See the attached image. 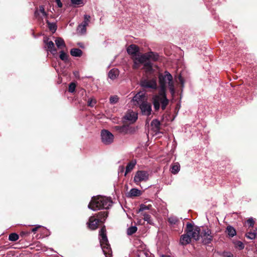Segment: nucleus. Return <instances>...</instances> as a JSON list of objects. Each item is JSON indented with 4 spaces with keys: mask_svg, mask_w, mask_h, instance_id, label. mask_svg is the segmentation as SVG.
I'll list each match as a JSON object with an SVG mask.
<instances>
[{
    "mask_svg": "<svg viewBox=\"0 0 257 257\" xmlns=\"http://www.w3.org/2000/svg\"><path fill=\"white\" fill-rule=\"evenodd\" d=\"M139 51V47L135 44L130 45L127 48V52L128 54L136 57Z\"/></svg>",
    "mask_w": 257,
    "mask_h": 257,
    "instance_id": "nucleus-14",
    "label": "nucleus"
},
{
    "mask_svg": "<svg viewBox=\"0 0 257 257\" xmlns=\"http://www.w3.org/2000/svg\"><path fill=\"white\" fill-rule=\"evenodd\" d=\"M41 227V225H38L36 226H35V227H34L33 228H32L30 231H31V232H32L35 233L38 230V229Z\"/></svg>",
    "mask_w": 257,
    "mask_h": 257,
    "instance_id": "nucleus-49",
    "label": "nucleus"
},
{
    "mask_svg": "<svg viewBox=\"0 0 257 257\" xmlns=\"http://www.w3.org/2000/svg\"><path fill=\"white\" fill-rule=\"evenodd\" d=\"M144 67L149 71H151L153 69L152 64L149 61H147L144 63Z\"/></svg>",
    "mask_w": 257,
    "mask_h": 257,
    "instance_id": "nucleus-41",
    "label": "nucleus"
},
{
    "mask_svg": "<svg viewBox=\"0 0 257 257\" xmlns=\"http://www.w3.org/2000/svg\"><path fill=\"white\" fill-rule=\"evenodd\" d=\"M68 55L65 53L63 51H61L60 52L59 57L62 61L67 62L68 61Z\"/></svg>",
    "mask_w": 257,
    "mask_h": 257,
    "instance_id": "nucleus-35",
    "label": "nucleus"
},
{
    "mask_svg": "<svg viewBox=\"0 0 257 257\" xmlns=\"http://www.w3.org/2000/svg\"><path fill=\"white\" fill-rule=\"evenodd\" d=\"M101 137L102 143L105 145L110 144L113 141V135L107 130H102L101 132Z\"/></svg>",
    "mask_w": 257,
    "mask_h": 257,
    "instance_id": "nucleus-8",
    "label": "nucleus"
},
{
    "mask_svg": "<svg viewBox=\"0 0 257 257\" xmlns=\"http://www.w3.org/2000/svg\"><path fill=\"white\" fill-rule=\"evenodd\" d=\"M161 257H170L169 255H162Z\"/></svg>",
    "mask_w": 257,
    "mask_h": 257,
    "instance_id": "nucleus-57",
    "label": "nucleus"
},
{
    "mask_svg": "<svg viewBox=\"0 0 257 257\" xmlns=\"http://www.w3.org/2000/svg\"><path fill=\"white\" fill-rule=\"evenodd\" d=\"M70 54L74 57H81L82 55V51L78 48H73L70 50Z\"/></svg>",
    "mask_w": 257,
    "mask_h": 257,
    "instance_id": "nucleus-23",
    "label": "nucleus"
},
{
    "mask_svg": "<svg viewBox=\"0 0 257 257\" xmlns=\"http://www.w3.org/2000/svg\"><path fill=\"white\" fill-rule=\"evenodd\" d=\"M77 31H79L81 34H84L86 31V28H85V30H83V27H80V25H79L78 27V28H77Z\"/></svg>",
    "mask_w": 257,
    "mask_h": 257,
    "instance_id": "nucleus-47",
    "label": "nucleus"
},
{
    "mask_svg": "<svg viewBox=\"0 0 257 257\" xmlns=\"http://www.w3.org/2000/svg\"><path fill=\"white\" fill-rule=\"evenodd\" d=\"M118 100V97L117 95L110 96L109 98L110 103L111 104L116 103Z\"/></svg>",
    "mask_w": 257,
    "mask_h": 257,
    "instance_id": "nucleus-42",
    "label": "nucleus"
},
{
    "mask_svg": "<svg viewBox=\"0 0 257 257\" xmlns=\"http://www.w3.org/2000/svg\"><path fill=\"white\" fill-rule=\"evenodd\" d=\"M148 57H149V60L150 59H152L154 61H156L159 59V55L157 53H155L153 52H149L148 54Z\"/></svg>",
    "mask_w": 257,
    "mask_h": 257,
    "instance_id": "nucleus-31",
    "label": "nucleus"
},
{
    "mask_svg": "<svg viewBox=\"0 0 257 257\" xmlns=\"http://www.w3.org/2000/svg\"><path fill=\"white\" fill-rule=\"evenodd\" d=\"M108 211H100L95 214L96 219H100L99 222L103 223L108 216Z\"/></svg>",
    "mask_w": 257,
    "mask_h": 257,
    "instance_id": "nucleus-16",
    "label": "nucleus"
},
{
    "mask_svg": "<svg viewBox=\"0 0 257 257\" xmlns=\"http://www.w3.org/2000/svg\"><path fill=\"white\" fill-rule=\"evenodd\" d=\"M119 75V71L117 69H111L108 74V76L109 78L112 80H114Z\"/></svg>",
    "mask_w": 257,
    "mask_h": 257,
    "instance_id": "nucleus-20",
    "label": "nucleus"
},
{
    "mask_svg": "<svg viewBox=\"0 0 257 257\" xmlns=\"http://www.w3.org/2000/svg\"><path fill=\"white\" fill-rule=\"evenodd\" d=\"M151 125L152 126L153 131L156 135L160 133L161 122L158 119H153L151 123Z\"/></svg>",
    "mask_w": 257,
    "mask_h": 257,
    "instance_id": "nucleus-13",
    "label": "nucleus"
},
{
    "mask_svg": "<svg viewBox=\"0 0 257 257\" xmlns=\"http://www.w3.org/2000/svg\"><path fill=\"white\" fill-rule=\"evenodd\" d=\"M140 63H139L138 60H136V58H134V64L133 66V68L134 69H137L140 67Z\"/></svg>",
    "mask_w": 257,
    "mask_h": 257,
    "instance_id": "nucleus-43",
    "label": "nucleus"
},
{
    "mask_svg": "<svg viewBox=\"0 0 257 257\" xmlns=\"http://www.w3.org/2000/svg\"><path fill=\"white\" fill-rule=\"evenodd\" d=\"M152 207L151 205H146L144 204H141L140 206L139 212H142L146 210H150Z\"/></svg>",
    "mask_w": 257,
    "mask_h": 257,
    "instance_id": "nucleus-36",
    "label": "nucleus"
},
{
    "mask_svg": "<svg viewBox=\"0 0 257 257\" xmlns=\"http://www.w3.org/2000/svg\"><path fill=\"white\" fill-rule=\"evenodd\" d=\"M149 179V174L145 171H138L135 175L134 181L137 184L139 185L142 181H147Z\"/></svg>",
    "mask_w": 257,
    "mask_h": 257,
    "instance_id": "nucleus-7",
    "label": "nucleus"
},
{
    "mask_svg": "<svg viewBox=\"0 0 257 257\" xmlns=\"http://www.w3.org/2000/svg\"><path fill=\"white\" fill-rule=\"evenodd\" d=\"M142 194L141 191L136 188L131 189L128 193V196L130 197L140 196Z\"/></svg>",
    "mask_w": 257,
    "mask_h": 257,
    "instance_id": "nucleus-21",
    "label": "nucleus"
},
{
    "mask_svg": "<svg viewBox=\"0 0 257 257\" xmlns=\"http://www.w3.org/2000/svg\"><path fill=\"white\" fill-rule=\"evenodd\" d=\"M76 86V84L74 82H71L69 85L68 91L71 93L74 92L75 90Z\"/></svg>",
    "mask_w": 257,
    "mask_h": 257,
    "instance_id": "nucleus-39",
    "label": "nucleus"
},
{
    "mask_svg": "<svg viewBox=\"0 0 257 257\" xmlns=\"http://www.w3.org/2000/svg\"><path fill=\"white\" fill-rule=\"evenodd\" d=\"M99 242L101 248L106 257H111L112 251L106 235L105 225H103L99 232Z\"/></svg>",
    "mask_w": 257,
    "mask_h": 257,
    "instance_id": "nucleus-4",
    "label": "nucleus"
},
{
    "mask_svg": "<svg viewBox=\"0 0 257 257\" xmlns=\"http://www.w3.org/2000/svg\"><path fill=\"white\" fill-rule=\"evenodd\" d=\"M44 42L45 44V48L47 50L51 52L52 53L56 52L57 50L55 47L54 44L52 41H49V38L46 37L44 39Z\"/></svg>",
    "mask_w": 257,
    "mask_h": 257,
    "instance_id": "nucleus-11",
    "label": "nucleus"
},
{
    "mask_svg": "<svg viewBox=\"0 0 257 257\" xmlns=\"http://www.w3.org/2000/svg\"><path fill=\"white\" fill-rule=\"evenodd\" d=\"M185 233L180 236V244L186 245L191 242L193 239L197 241L199 239L200 228L194 226L191 223L188 222L185 229Z\"/></svg>",
    "mask_w": 257,
    "mask_h": 257,
    "instance_id": "nucleus-1",
    "label": "nucleus"
},
{
    "mask_svg": "<svg viewBox=\"0 0 257 257\" xmlns=\"http://www.w3.org/2000/svg\"><path fill=\"white\" fill-rule=\"evenodd\" d=\"M112 201L110 198L102 196H94L88 205V207L94 211L101 209H108L111 206Z\"/></svg>",
    "mask_w": 257,
    "mask_h": 257,
    "instance_id": "nucleus-3",
    "label": "nucleus"
},
{
    "mask_svg": "<svg viewBox=\"0 0 257 257\" xmlns=\"http://www.w3.org/2000/svg\"><path fill=\"white\" fill-rule=\"evenodd\" d=\"M246 221L249 227H252L253 226L254 221L253 220V218H250L247 219Z\"/></svg>",
    "mask_w": 257,
    "mask_h": 257,
    "instance_id": "nucleus-44",
    "label": "nucleus"
},
{
    "mask_svg": "<svg viewBox=\"0 0 257 257\" xmlns=\"http://www.w3.org/2000/svg\"><path fill=\"white\" fill-rule=\"evenodd\" d=\"M38 11H36L35 12V16L37 17V15H38Z\"/></svg>",
    "mask_w": 257,
    "mask_h": 257,
    "instance_id": "nucleus-56",
    "label": "nucleus"
},
{
    "mask_svg": "<svg viewBox=\"0 0 257 257\" xmlns=\"http://www.w3.org/2000/svg\"><path fill=\"white\" fill-rule=\"evenodd\" d=\"M168 221L172 226L178 225L180 223L179 219L175 216H171L168 217Z\"/></svg>",
    "mask_w": 257,
    "mask_h": 257,
    "instance_id": "nucleus-18",
    "label": "nucleus"
},
{
    "mask_svg": "<svg viewBox=\"0 0 257 257\" xmlns=\"http://www.w3.org/2000/svg\"><path fill=\"white\" fill-rule=\"evenodd\" d=\"M88 24L86 22L83 21L82 23L80 24V27H83V30H85V28L87 26H88Z\"/></svg>",
    "mask_w": 257,
    "mask_h": 257,
    "instance_id": "nucleus-51",
    "label": "nucleus"
},
{
    "mask_svg": "<svg viewBox=\"0 0 257 257\" xmlns=\"http://www.w3.org/2000/svg\"><path fill=\"white\" fill-rule=\"evenodd\" d=\"M211 230L209 229H206L205 230H203L201 232L200 231L199 233V237H201V238H204L205 237H207V236H209L210 235H211Z\"/></svg>",
    "mask_w": 257,
    "mask_h": 257,
    "instance_id": "nucleus-30",
    "label": "nucleus"
},
{
    "mask_svg": "<svg viewBox=\"0 0 257 257\" xmlns=\"http://www.w3.org/2000/svg\"><path fill=\"white\" fill-rule=\"evenodd\" d=\"M136 162L134 161H132L128 163L126 167L124 176H126L128 173L131 172L133 170L136 165Z\"/></svg>",
    "mask_w": 257,
    "mask_h": 257,
    "instance_id": "nucleus-22",
    "label": "nucleus"
},
{
    "mask_svg": "<svg viewBox=\"0 0 257 257\" xmlns=\"http://www.w3.org/2000/svg\"><path fill=\"white\" fill-rule=\"evenodd\" d=\"M213 236L210 235L209 236H207V237L203 238L202 242L204 244H208L211 242Z\"/></svg>",
    "mask_w": 257,
    "mask_h": 257,
    "instance_id": "nucleus-33",
    "label": "nucleus"
},
{
    "mask_svg": "<svg viewBox=\"0 0 257 257\" xmlns=\"http://www.w3.org/2000/svg\"><path fill=\"white\" fill-rule=\"evenodd\" d=\"M256 230H254L253 232H248L246 233V237L250 239H253L256 237Z\"/></svg>",
    "mask_w": 257,
    "mask_h": 257,
    "instance_id": "nucleus-37",
    "label": "nucleus"
},
{
    "mask_svg": "<svg viewBox=\"0 0 257 257\" xmlns=\"http://www.w3.org/2000/svg\"><path fill=\"white\" fill-rule=\"evenodd\" d=\"M158 78L160 85L166 86V84L168 82L169 90L171 93L173 95L175 93V87L172 75L169 72L166 71L164 74L160 73Z\"/></svg>",
    "mask_w": 257,
    "mask_h": 257,
    "instance_id": "nucleus-5",
    "label": "nucleus"
},
{
    "mask_svg": "<svg viewBox=\"0 0 257 257\" xmlns=\"http://www.w3.org/2000/svg\"><path fill=\"white\" fill-rule=\"evenodd\" d=\"M100 219H96L95 216H91L89 217V220L87 223V227L91 230H95L100 223L99 221Z\"/></svg>",
    "mask_w": 257,
    "mask_h": 257,
    "instance_id": "nucleus-9",
    "label": "nucleus"
},
{
    "mask_svg": "<svg viewBox=\"0 0 257 257\" xmlns=\"http://www.w3.org/2000/svg\"><path fill=\"white\" fill-rule=\"evenodd\" d=\"M140 85L144 89H156L157 88L156 78L151 79H142L140 81Z\"/></svg>",
    "mask_w": 257,
    "mask_h": 257,
    "instance_id": "nucleus-6",
    "label": "nucleus"
},
{
    "mask_svg": "<svg viewBox=\"0 0 257 257\" xmlns=\"http://www.w3.org/2000/svg\"><path fill=\"white\" fill-rule=\"evenodd\" d=\"M179 80L180 83H181V87H184V80L183 78L181 76H180L179 77Z\"/></svg>",
    "mask_w": 257,
    "mask_h": 257,
    "instance_id": "nucleus-50",
    "label": "nucleus"
},
{
    "mask_svg": "<svg viewBox=\"0 0 257 257\" xmlns=\"http://www.w3.org/2000/svg\"><path fill=\"white\" fill-rule=\"evenodd\" d=\"M226 231L229 237H232L236 234L235 229L231 226H227Z\"/></svg>",
    "mask_w": 257,
    "mask_h": 257,
    "instance_id": "nucleus-26",
    "label": "nucleus"
},
{
    "mask_svg": "<svg viewBox=\"0 0 257 257\" xmlns=\"http://www.w3.org/2000/svg\"><path fill=\"white\" fill-rule=\"evenodd\" d=\"M19 238V235L15 232L11 233L9 235V240L11 241H16Z\"/></svg>",
    "mask_w": 257,
    "mask_h": 257,
    "instance_id": "nucleus-29",
    "label": "nucleus"
},
{
    "mask_svg": "<svg viewBox=\"0 0 257 257\" xmlns=\"http://www.w3.org/2000/svg\"><path fill=\"white\" fill-rule=\"evenodd\" d=\"M233 244L235 248H238L239 250H242L244 248V245L243 243L239 240H235L233 241Z\"/></svg>",
    "mask_w": 257,
    "mask_h": 257,
    "instance_id": "nucleus-32",
    "label": "nucleus"
},
{
    "mask_svg": "<svg viewBox=\"0 0 257 257\" xmlns=\"http://www.w3.org/2000/svg\"><path fill=\"white\" fill-rule=\"evenodd\" d=\"M124 167L122 166H120L119 168V173H122L124 171Z\"/></svg>",
    "mask_w": 257,
    "mask_h": 257,
    "instance_id": "nucleus-54",
    "label": "nucleus"
},
{
    "mask_svg": "<svg viewBox=\"0 0 257 257\" xmlns=\"http://www.w3.org/2000/svg\"><path fill=\"white\" fill-rule=\"evenodd\" d=\"M55 43L58 48H63L66 47V45L64 40L60 37L57 38L55 40Z\"/></svg>",
    "mask_w": 257,
    "mask_h": 257,
    "instance_id": "nucleus-25",
    "label": "nucleus"
},
{
    "mask_svg": "<svg viewBox=\"0 0 257 257\" xmlns=\"http://www.w3.org/2000/svg\"><path fill=\"white\" fill-rule=\"evenodd\" d=\"M166 86L160 85V90L158 95H154L152 98V102L154 105L155 110L158 111L160 108L161 104V108L165 110L168 105L169 100L166 96Z\"/></svg>",
    "mask_w": 257,
    "mask_h": 257,
    "instance_id": "nucleus-2",
    "label": "nucleus"
},
{
    "mask_svg": "<svg viewBox=\"0 0 257 257\" xmlns=\"http://www.w3.org/2000/svg\"><path fill=\"white\" fill-rule=\"evenodd\" d=\"M39 11L41 13H44V12H45V8H44V6H43V5H41L39 6Z\"/></svg>",
    "mask_w": 257,
    "mask_h": 257,
    "instance_id": "nucleus-52",
    "label": "nucleus"
},
{
    "mask_svg": "<svg viewBox=\"0 0 257 257\" xmlns=\"http://www.w3.org/2000/svg\"><path fill=\"white\" fill-rule=\"evenodd\" d=\"M90 16L89 15H85L84 17V22H86L88 24V23L90 22Z\"/></svg>",
    "mask_w": 257,
    "mask_h": 257,
    "instance_id": "nucleus-48",
    "label": "nucleus"
},
{
    "mask_svg": "<svg viewBox=\"0 0 257 257\" xmlns=\"http://www.w3.org/2000/svg\"><path fill=\"white\" fill-rule=\"evenodd\" d=\"M135 57L136 58V60H138L139 63L140 64L145 63L149 60V57H148V55L147 54H144L143 55L138 54Z\"/></svg>",
    "mask_w": 257,
    "mask_h": 257,
    "instance_id": "nucleus-17",
    "label": "nucleus"
},
{
    "mask_svg": "<svg viewBox=\"0 0 257 257\" xmlns=\"http://www.w3.org/2000/svg\"><path fill=\"white\" fill-rule=\"evenodd\" d=\"M140 108L141 110L142 114L149 116L151 114L152 111V106L150 103H149L147 101L143 102L139 105Z\"/></svg>",
    "mask_w": 257,
    "mask_h": 257,
    "instance_id": "nucleus-10",
    "label": "nucleus"
},
{
    "mask_svg": "<svg viewBox=\"0 0 257 257\" xmlns=\"http://www.w3.org/2000/svg\"><path fill=\"white\" fill-rule=\"evenodd\" d=\"M31 231H22L20 232L19 234L20 237L22 238L21 240H20L19 242H23V239H25L26 240H28L29 239V237L30 236Z\"/></svg>",
    "mask_w": 257,
    "mask_h": 257,
    "instance_id": "nucleus-19",
    "label": "nucleus"
},
{
    "mask_svg": "<svg viewBox=\"0 0 257 257\" xmlns=\"http://www.w3.org/2000/svg\"><path fill=\"white\" fill-rule=\"evenodd\" d=\"M46 24L48 25V27L49 29L52 31L53 33L55 32V31L57 30V25L55 23H50L48 20L46 21Z\"/></svg>",
    "mask_w": 257,
    "mask_h": 257,
    "instance_id": "nucleus-28",
    "label": "nucleus"
},
{
    "mask_svg": "<svg viewBox=\"0 0 257 257\" xmlns=\"http://www.w3.org/2000/svg\"><path fill=\"white\" fill-rule=\"evenodd\" d=\"M144 219L145 221H147L149 224H152V219L151 215L145 213L144 214Z\"/></svg>",
    "mask_w": 257,
    "mask_h": 257,
    "instance_id": "nucleus-40",
    "label": "nucleus"
},
{
    "mask_svg": "<svg viewBox=\"0 0 257 257\" xmlns=\"http://www.w3.org/2000/svg\"><path fill=\"white\" fill-rule=\"evenodd\" d=\"M223 255L224 257H233V254L229 251H224Z\"/></svg>",
    "mask_w": 257,
    "mask_h": 257,
    "instance_id": "nucleus-46",
    "label": "nucleus"
},
{
    "mask_svg": "<svg viewBox=\"0 0 257 257\" xmlns=\"http://www.w3.org/2000/svg\"><path fill=\"white\" fill-rule=\"evenodd\" d=\"M133 100L134 101H136L137 103L140 105L141 103H143V102L146 101L147 98L143 94L139 93L133 97Z\"/></svg>",
    "mask_w": 257,
    "mask_h": 257,
    "instance_id": "nucleus-15",
    "label": "nucleus"
},
{
    "mask_svg": "<svg viewBox=\"0 0 257 257\" xmlns=\"http://www.w3.org/2000/svg\"><path fill=\"white\" fill-rule=\"evenodd\" d=\"M96 103V100L93 97H91L88 99L87 101V105L90 107H93Z\"/></svg>",
    "mask_w": 257,
    "mask_h": 257,
    "instance_id": "nucleus-38",
    "label": "nucleus"
},
{
    "mask_svg": "<svg viewBox=\"0 0 257 257\" xmlns=\"http://www.w3.org/2000/svg\"><path fill=\"white\" fill-rule=\"evenodd\" d=\"M43 16H44L45 18H47L48 17V14L45 11L44 13H42Z\"/></svg>",
    "mask_w": 257,
    "mask_h": 257,
    "instance_id": "nucleus-55",
    "label": "nucleus"
},
{
    "mask_svg": "<svg viewBox=\"0 0 257 257\" xmlns=\"http://www.w3.org/2000/svg\"><path fill=\"white\" fill-rule=\"evenodd\" d=\"M72 4L76 5L83 4V0H70Z\"/></svg>",
    "mask_w": 257,
    "mask_h": 257,
    "instance_id": "nucleus-45",
    "label": "nucleus"
},
{
    "mask_svg": "<svg viewBox=\"0 0 257 257\" xmlns=\"http://www.w3.org/2000/svg\"><path fill=\"white\" fill-rule=\"evenodd\" d=\"M180 169V166L179 163H174L171 167V172L173 174H176L178 173Z\"/></svg>",
    "mask_w": 257,
    "mask_h": 257,
    "instance_id": "nucleus-27",
    "label": "nucleus"
},
{
    "mask_svg": "<svg viewBox=\"0 0 257 257\" xmlns=\"http://www.w3.org/2000/svg\"><path fill=\"white\" fill-rule=\"evenodd\" d=\"M137 227L135 226H131L127 228V234L128 235H132L135 233H136L137 231Z\"/></svg>",
    "mask_w": 257,
    "mask_h": 257,
    "instance_id": "nucleus-34",
    "label": "nucleus"
},
{
    "mask_svg": "<svg viewBox=\"0 0 257 257\" xmlns=\"http://www.w3.org/2000/svg\"><path fill=\"white\" fill-rule=\"evenodd\" d=\"M125 117L127 120L132 121V122H134L137 119L138 116L137 114L134 112H132L131 113L126 114Z\"/></svg>",
    "mask_w": 257,
    "mask_h": 257,
    "instance_id": "nucleus-24",
    "label": "nucleus"
},
{
    "mask_svg": "<svg viewBox=\"0 0 257 257\" xmlns=\"http://www.w3.org/2000/svg\"><path fill=\"white\" fill-rule=\"evenodd\" d=\"M57 5H58V7L59 8H62V3L61 2L60 0H55Z\"/></svg>",
    "mask_w": 257,
    "mask_h": 257,
    "instance_id": "nucleus-53",
    "label": "nucleus"
},
{
    "mask_svg": "<svg viewBox=\"0 0 257 257\" xmlns=\"http://www.w3.org/2000/svg\"><path fill=\"white\" fill-rule=\"evenodd\" d=\"M114 128L115 130L118 133L127 134L128 133H131L132 132V127H130L128 125H123L121 126L116 125L115 126Z\"/></svg>",
    "mask_w": 257,
    "mask_h": 257,
    "instance_id": "nucleus-12",
    "label": "nucleus"
}]
</instances>
